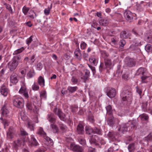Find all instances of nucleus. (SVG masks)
<instances>
[{"instance_id": "nucleus-43", "label": "nucleus", "mask_w": 152, "mask_h": 152, "mask_svg": "<svg viewBox=\"0 0 152 152\" xmlns=\"http://www.w3.org/2000/svg\"><path fill=\"white\" fill-rule=\"evenodd\" d=\"M107 68L103 63H101L99 67V70L100 72H101L104 69Z\"/></svg>"}, {"instance_id": "nucleus-58", "label": "nucleus", "mask_w": 152, "mask_h": 152, "mask_svg": "<svg viewBox=\"0 0 152 152\" xmlns=\"http://www.w3.org/2000/svg\"><path fill=\"white\" fill-rule=\"evenodd\" d=\"M32 88L34 90L37 91L39 89V87L37 84L34 83L32 86Z\"/></svg>"}, {"instance_id": "nucleus-37", "label": "nucleus", "mask_w": 152, "mask_h": 152, "mask_svg": "<svg viewBox=\"0 0 152 152\" xmlns=\"http://www.w3.org/2000/svg\"><path fill=\"white\" fill-rule=\"evenodd\" d=\"M140 117L141 119L143 121H147L149 118L148 115L146 114L143 113L140 115Z\"/></svg>"}, {"instance_id": "nucleus-41", "label": "nucleus", "mask_w": 152, "mask_h": 152, "mask_svg": "<svg viewBox=\"0 0 152 152\" xmlns=\"http://www.w3.org/2000/svg\"><path fill=\"white\" fill-rule=\"evenodd\" d=\"M144 139L147 142L151 141H152V136L151 133H149L148 135L145 137Z\"/></svg>"}, {"instance_id": "nucleus-47", "label": "nucleus", "mask_w": 152, "mask_h": 152, "mask_svg": "<svg viewBox=\"0 0 152 152\" xmlns=\"http://www.w3.org/2000/svg\"><path fill=\"white\" fill-rule=\"evenodd\" d=\"M29 14H31L29 15V16L31 19H34L35 18V17H36V16L35 13L33 10H30L29 12Z\"/></svg>"}, {"instance_id": "nucleus-51", "label": "nucleus", "mask_w": 152, "mask_h": 152, "mask_svg": "<svg viewBox=\"0 0 152 152\" xmlns=\"http://www.w3.org/2000/svg\"><path fill=\"white\" fill-rule=\"evenodd\" d=\"M34 58H25L24 59V60L28 61L29 62L32 63H33L35 60Z\"/></svg>"}, {"instance_id": "nucleus-63", "label": "nucleus", "mask_w": 152, "mask_h": 152, "mask_svg": "<svg viewBox=\"0 0 152 152\" xmlns=\"http://www.w3.org/2000/svg\"><path fill=\"white\" fill-rule=\"evenodd\" d=\"M40 96L42 98L46 99L47 97L46 92L45 91H44L42 94H40Z\"/></svg>"}, {"instance_id": "nucleus-24", "label": "nucleus", "mask_w": 152, "mask_h": 152, "mask_svg": "<svg viewBox=\"0 0 152 152\" xmlns=\"http://www.w3.org/2000/svg\"><path fill=\"white\" fill-rule=\"evenodd\" d=\"M45 139L46 140L45 144L47 145L51 146L53 145V141L50 138L48 137H45Z\"/></svg>"}, {"instance_id": "nucleus-46", "label": "nucleus", "mask_w": 152, "mask_h": 152, "mask_svg": "<svg viewBox=\"0 0 152 152\" xmlns=\"http://www.w3.org/2000/svg\"><path fill=\"white\" fill-rule=\"evenodd\" d=\"M78 141L80 144L84 145L86 144L85 140L83 138H78Z\"/></svg>"}, {"instance_id": "nucleus-18", "label": "nucleus", "mask_w": 152, "mask_h": 152, "mask_svg": "<svg viewBox=\"0 0 152 152\" xmlns=\"http://www.w3.org/2000/svg\"><path fill=\"white\" fill-rule=\"evenodd\" d=\"M14 132L11 127H10L9 131L7 133V137L9 139H11L14 134Z\"/></svg>"}, {"instance_id": "nucleus-54", "label": "nucleus", "mask_w": 152, "mask_h": 152, "mask_svg": "<svg viewBox=\"0 0 152 152\" xmlns=\"http://www.w3.org/2000/svg\"><path fill=\"white\" fill-rule=\"evenodd\" d=\"M88 119L91 123H93L94 121V117L92 114H90L88 117Z\"/></svg>"}, {"instance_id": "nucleus-21", "label": "nucleus", "mask_w": 152, "mask_h": 152, "mask_svg": "<svg viewBox=\"0 0 152 152\" xmlns=\"http://www.w3.org/2000/svg\"><path fill=\"white\" fill-rule=\"evenodd\" d=\"M0 91L1 94L4 96H7V89L5 86H2L1 87Z\"/></svg>"}, {"instance_id": "nucleus-52", "label": "nucleus", "mask_w": 152, "mask_h": 152, "mask_svg": "<svg viewBox=\"0 0 152 152\" xmlns=\"http://www.w3.org/2000/svg\"><path fill=\"white\" fill-rule=\"evenodd\" d=\"M2 123L3 124L4 126V128H5L6 126H8L9 125V122L7 120L4 119L3 120V122Z\"/></svg>"}, {"instance_id": "nucleus-27", "label": "nucleus", "mask_w": 152, "mask_h": 152, "mask_svg": "<svg viewBox=\"0 0 152 152\" xmlns=\"http://www.w3.org/2000/svg\"><path fill=\"white\" fill-rule=\"evenodd\" d=\"M89 61L92 65L96 66L98 63V60L95 58H89Z\"/></svg>"}, {"instance_id": "nucleus-2", "label": "nucleus", "mask_w": 152, "mask_h": 152, "mask_svg": "<svg viewBox=\"0 0 152 152\" xmlns=\"http://www.w3.org/2000/svg\"><path fill=\"white\" fill-rule=\"evenodd\" d=\"M20 61V58H13L12 60L8 63V68L10 72L13 71L17 68Z\"/></svg>"}, {"instance_id": "nucleus-64", "label": "nucleus", "mask_w": 152, "mask_h": 152, "mask_svg": "<svg viewBox=\"0 0 152 152\" xmlns=\"http://www.w3.org/2000/svg\"><path fill=\"white\" fill-rule=\"evenodd\" d=\"M145 41L148 42H152V37L149 36H147L145 38Z\"/></svg>"}, {"instance_id": "nucleus-62", "label": "nucleus", "mask_w": 152, "mask_h": 152, "mask_svg": "<svg viewBox=\"0 0 152 152\" xmlns=\"http://www.w3.org/2000/svg\"><path fill=\"white\" fill-rule=\"evenodd\" d=\"M43 67L42 65L40 63H38L37 65V69L38 70H40Z\"/></svg>"}, {"instance_id": "nucleus-4", "label": "nucleus", "mask_w": 152, "mask_h": 152, "mask_svg": "<svg viewBox=\"0 0 152 152\" xmlns=\"http://www.w3.org/2000/svg\"><path fill=\"white\" fill-rule=\"evenodd\" d=\"M53 112L56 115L58 116L61 120L64 121L66 120V115L60 109L55 108L53 109Z\"/></svg>"}, {"instance_id": "nucleus-23", "label": "nucleus", "mask_w": 152, "mask_h": 152, "mask_svg": "<svg viewBox=\"0 0 152 152\" xmlns=\"http://www.w3.org/2000/svg\"><path fill=\"white\" fill-rule=\"evenodd\" d=\"M50 127L52 131L54 133H57L59 131L57 126L54 124H51Z\"/></svg>"}, {"instance_id": "nucleus-56", "label": "nucleus", "mask_w": 152, "mask_h": 152, "mask_svg": "<svg viewBox=\"0 0 152 152\" xmlns=\"http://www.w3.org/2000/svg\"><path fill=\"white\" fill-rule=\"evenodd\" d=\"M4 4L6 6V8L9 10V12H10L11 13H12V8L10 6V5L7 4L6 3H5Z\"/></svg>"}, {"instance_id": "nucleus-48", "label": "nucleus", "mask_w": 152, "mask_h": 152, "mask_svg": "<svg viewBox=\"0 0 152 152\" xmlns=\"http://www.w3.org/2000/svg\"><path fill=\"white\" fill-rule=\"evenodd\" d=\"M120 37L121 38H126L127 37V35L125 31H122L120 34Z\"/></svg>"}, {"instance_id": "nucleus-45", "label": "nucleus", "mask_w": 152, "mask_h": 152, "mask_svg": "<svg viewBox=\"0 0 152 152\" xmlns=\"http://www.w3.org/2000/svg\"><path fill=\"white\" fill-rule=\"evenodd\" d=\"M148 105V102L143 103L142 105V110L145 112L147 110V108Z\"/></svg>"}, {"instance_id": "nucleus-19", "label": "nucleus", "mask_w": 152, "mask_h": 152, "mask_svg": "<svg viewBox=\"0 0 152 152\" xmlns=\"http://www.w3.org/2000/svg\"><path fill=\"white\" fill-rule=\"evenodd\" d=\"M146 73L145 69L144 68L140 67L137 71L136 75H142L144 74H146Z\"/></svg>"}, {"instance_id": "nucleus-61", "label": "nucleus", "mask_w": 152, "mask_h": 152, "mask_svg": "<svg viewBox=\"0 0 152 152\" xmlns=\"http://www.w3.org/2000/svg\"><path fill=\"white\" fill-rule=\"evenodd\" d=\"M87 44L84 42H82L80 44V48L82 49H84L86 47Z\"/></svg>"}, {"instance_id": "nucleus-49", "label": "nucleus", "mask_w": 152, "mask_h": 152, "mask_svg": "<svg viewBox=\"0 0 152 152\" xmlns=\"http://www.w3.org/2000/svg\"><path fill=\"white\" fill-rule=\"evenodd\" d=\"M34 75V73L33 70H30L27 73V76L29 78L32 77Z\"/></svg>"}, {"instance_id": "nucleus-29", "label": "nucleus", "mask_w": 152, "mask_h": 152, "mask_svg": "<svg viewBox=\"0 0 152 152\" xmlns=\"http://www.w3.org/2000/svg\"><path fill=\"white\" fill-rule=\"evenodd\" d=\"M107 114L111 115L113 113V109L110 105H108L106 107Z\"/></svg>"}, {"instance_id": "nucleus-15", "label": "nucleus", "mask_w": 152, "mask_h": 152, "mask_svg": "<svg viewBox=\"0 0 152 152\" xmlns=\"http://www.w3.org/2000/svg\"><path fill=\"white\" fill-rule=\"evenodd\" d=\"M19 92L20 94H23L25 97L27 98L28 97V94L25 85L23 84L19 91Z\"/></svg>"}, {"instance_id": "nucleus-44", "label": "nucleus", "mask_w": 152, "mask_h": 152, "mask_svg": "<svg viewBox=\"0 0 152 152\" xmlns=\"http://www.w3.org/2000/svg\"><path fill=\"white\" fill-rule=\"evenodd\" d=\"M25 49V48L22 47L21 48L15 51L14 53H13L14 55H17L18 53H19L23 51Z\"/></svg>"}, {"instance_id": "nucleus-22", "label": "nucleus", "mask_w": 152, "mask_h": 152, "mask_svg": "<svg viewBox=\"0 0 152 152\" xmlns=\"http://www.w3.org/2000/svg\"><path fill=\"white\" fill-rule=\"evenodd\" d=\"M38 82L39 85L42 87L45 86V80L44 78L42 76H40L38 77Z\"/></svg>"}, {"instance_id": "nucleus-34", "label": "nucleus", "mask_w": 152, "mask_h": 152, "mask_svg": "<svg viewBox=\"0 0 152 152\" xmlns=\"http://www.w3.org/2000/svg\"><path fill=\"white\" fill-rule=\"evenodd\" d=\"M149 77V76H148L146 75V73L142 75L141 76V82L142 83H145L147 82L146 81L147 79Z\"/></svg>"}, {"instance_id": "nucleus-25", "label": "nucleus", "mask_w": 152, "mask_h": 152, "mask_svg": "<svg viewBox=\"0 0 152 152\" xmlns=\"http://www.w3.org/2000/svg\"><path fill=\"white\" fill-rule=\"evenodd\" d=\"M85 131L86 133L88 134H93V128H92L90 126H86L85 127Z\"/></svg>"}, {"instance_id": "nucleus-35", "label": "nucleus", "mask_w": 152, "mask_h": 152, "mask_svg": "<svg viewBox=\"0 0 152 152\" xmlns=\"http://www.w3.org/2000/svg\"><path fill=\"white\" fill-rule=\"evenodd\" d=\"M93 134H97L100 135L102 134V131L101 129L96 127L93 128Z\"/></svg>"}, {"instance_id": "nucleus-8", "label": "nucleus", "mask_w": 152, "mask_h": 152, "mask_svg": "<svg viewBox=\"0 0 152 152\" xmlns=\"http://www.w3.org/2000/svg\"><path fill=\"white\" fill-rule=\"evenodd\" d=\"M125 61L127 65L130 67L134 66L136 64V61L133 58H126Z\"/></svg>"}, {"instance_id": "nucleus-5", "label": "nucleus", "mask_w": 152, "mask_h": 152, "mask_svg": "<svg viewBox=\"0 0 152 152\" xmlns=\"http://www.w3.org/2000/svg\"><path fill=\"white\" fill-rule=\"evenodd\" d=\"M69 148L74 152H83V151L82 147L76 144L75 143L70 144Z\"/></svg>"}, {"instance_id": "nucleus-12", "label": "nucleus", "mask_w": 152, "mask_h": 152, "mask_svg": "<svg viewBox=\"0 0 152 152\" xmlns=\"http://www.w3.org/2000/svg\"><path fill=\"white\" fill-rule=\"evenodd\" d=\"M128 128H129V126L127 123H123L120 126L119 128L118 129V130L119 131L120 133L123 134L124 132L127 131Z\"/></svg>"}, {"instance_id": "nucleus-7", "label": "nucleus", "mask_w": 152, "mask_h": 152, "mask_svg": "<svg viewBox=\"0 0 152 152\" xmlns=\"http://www.w3.org/2000/svg\"><path fill=\"white\" fill-rule=\"evenodd\" d=\"M129 130H135L138 124L137 121L136 120H133L127 122Z\"/></svg>"}, {"instance_id": "nucleus-9", "label": "nucleus", "mask_w": 152, "mask_h": 152, "mask_svg": "<svg viewBox=\"0 0 152 152\" xmlns=\"http://www.w3.org/2000/svg\"><path fill=\"white\" fill-rule=\"evenodd\" d=\"M26 106L27 108L30 110H33V111L35 113H37L38 111V108L36 106L33 104L32 103L30 102H28Z\"/></svg>"}, {"instance_id": "nucleus-38", "label": "nucleus", "mask_w": 152, "mask_h": 152, "mask_svg": "<svg viewBox=\"0 0 152 152\" xmlns=\"http://www.w3.org/2000/svg\"><path fill=\"white\" fill-rule=\"evenodd\" d=\"M31 142L32 144L34 145L37 146L38 145V142L32 135L31 136Z\"/></svg>"}, {"instance_id": "nucleus-57", "label": "nucleus", "mask_w": 152, "mask_h": 152, "mask_svg": "<svg viewBox=\"0 0 152 152\" xmlns=\"http://www.w3.org/2000/svg\"><path fill=\"white\" fill-rule=\"evenodd\" d=\"M22 10L23 13L25 15H26L27 14L29 10V8L28 7L24 6L23 7Z\"/></svg>"}, {"instance_id": "nucleus-60", "label": "nucleus", "mask_w": 152, "mask_h": 152, "mask_svg": "<svg viewBox=\"0 0 152 152\" xmlns=\"http://www.w3.org/2000/svg\"><path fill=\"white\" fill-rule=\"evenodd\" d=\"M89 77L88 76L84 75L83 77H81V78L84 82L86 83L88 80Z\"/></svg>"}, {"instance_id": "nucleus-59", "label": "nucleus", "mask_w": 152, "mask_h": 152, "mask_svg": "<svg viewBox=\"0 0 152 152\" xmlns=\"http://www.w3.org/2000/svg\"><path fill=\"white\" fill-rule=\"evenodd\" d=\"M21 134L22 136H26L28 134V133L26 131L23 129L21 128L20 129Z\"/></svg>"}, {"instance_id": "nucleus-1", "label": "nucleus", "mask_w": 152, "mask_h": 152, "mask_svg": "<svg viewBox=\"0 0 152 152\" xmlns=\"http://www.w3.org/2000/svg\"><path fill=\"white\" fill-rule=\"evenodd\" d=\"M121 96L123 101L130 102L132 100V93L125 88L123 89Z\"/></svg>"}, {"instance_id": "nucleus-40", "label": "nucleus", "mask_w": 152, "mask_h": 152, "mask_svg": "<svg viewBox=\"0 0 152 152\" xmlns=\"http://www.w3.org/2000/svg\"><path fill=\"white\" fill-rule=\"evenodd\" d=\"M145 49L148 52H152V45L150 44H147L145 46Z\"/></svg>"}, {"instance_id": "nucleus-11", "label": "nucleus", "mask_w": 152, "mask_h": 152, "mask_svg": "<svg viewBox=\"0 0 152 152\" xmlns=\"http://www.w3.org/2000/svg\"><path fill=\"white\" fill-rule=\"evenodd\" d=\"M10 82L13 84L17 83L18 81V76L17 74L13 72L10 77Z\"/></svg>"}, {"instance_id": "nucleus-10", "label": "nucleus", "mask_w": 152, "mask_h": 152, "mask_svg": "<svg viewBox=\"0 0 152 152\" xmlns=\"http://www.w3.org/2000/svg\"><path fill=\"white\" fill-rule=\"evenodd\" d=\"M106 92L107 96L110 98L114 97L116 94V90L114 88H109Z\"/></svg>"}, {"instance_id": "nucleus-36", "label": "nucleus", "mask_w": 152, "mask_h": 152, "mask_svg": "<svg viewBox=\"0 0 152 152\" xmlns=\"http://www.w3.org/2000/svg\"><path fill=\"white\" fill-rule=\"evenodd\" d=\"M115 134L113 132H109L107 134V136L110 140H113L115 137Z\"/></svg>"}, {"instance_id": "nucleus-50", "label": "nucleus", "mask_w": 152, "mask_h": 152, "mask_svg": "<svg viewBox=\"0 0 152 152\" xmlns=\"http://www.w3.org/2000/svg\"><path fill=\"white\" fill-rule=\"evenodd\" d=\"M37 133L40 135H44L45 134V133L42 127H40Z\"/></svg>"}, {"instance_id": "nucleus-14", "label": "nucleus", "mask_w": 152, "mask_h": 152, "mask_svg": "<svg viewBox=\"0 0 152 152\" xmlns=\"http://www.w3.org/2000/svg\"><path fill=\"white\" fill-rule=\"evenodd\" d=\"M47 119L51 124H54L56 121V117L52 113H50L48 114Z\"/></svg>"}, {"instance_id": "nucleus-28", "label": "nucleus", "mask_w": 152, "mask_h": 152, "mask_svg": "<svg viewBox=\"0 0 152 152\" xmlns=\"http://www.w3.org/2000/svg\"><path fill=\"white\" fill-rule=\"evenodd\" d=\"M105 65L106 68H109L111 65V61L110 59L107 58H106L104 59Z\"/></svg>"}, {"instance_id": "nucleus-17", "label": "nucleus", "mask_w": 152, "mask_h": 152, "mask_svg": "<svg viewBox=\"0 0 152 152\" xmlns=\"http://www.w3.org/2000/svg\"><path fill=\"white\" fill-rule=\"evenodd\" d=\"M124 15L125 18L127 20H131L133 18L131 12L129 10L126 11L124 12Z\"/></svg>"}, {"instance_id": "nucleus-55", "label": "nucleus", "mask_w": 152, "mask_h": 152, "mask_svg": "<svg viewBox=\"0 0 152 152\" xmlns=\"http://www.w3.org/2000/svg\"><path fill=\"white\" fill-rule=\"evenodd\" d=\"M74 54L76 57H80V53L79 49H77L74 52Z\"/></svg>"}, {"instance_id": "nucleus-32", "label": "nucleus", "mask_w": 152, "mask_h": 152, "mask_svg": "<svg viewBox=\"0 0 152 152\" xmlns=\"http://www.w3.org/2000/svg\"><path fill=\"white\" fill-rule=\"evenodd\" d=\"M78 89V88L77 86L71 87L68 86L67 89L69 92L73 93L75 92Z\"/></svg>"}, {"instance_id": "nucleus-3", "label": "nucleus", "mask_w": 152, "mask_h": 152, "mask_svg": "<svg viewBox=\"0 0 152 152\" xmlns=\"http://www.w3.org/2000/svg\"><path fill=\"white\" fill-rule=\"evenodd\" d=\"M13 105L18 108H22L24 105L23 100L22 98H16L13 101Z\"/></svg>"}, {"instance_id": "nucleus-13", "label": "nucleus", "mask_w": 152, "mask_h": 152, "mask_svg": "<svg viewBox=\"0 0 152 152\" xmlns=\"http://www.w3.org/2000/svg\"><path fill=\"white\" fill-rule=\"evenodd\" d=\"M138 145L137 142H132L129 144L128 146V149L129 152H134L137 149Z\"/></svg>"}, {"instance_id": "nucleus-16", "label": "nucleus", "mask_w": 152, "mask_h": 152, "mask_svg": "<svg viewBox=\"0 0 152 152\" xmlns=\"http://www.w3.org/2000/svg\"><path fill=\"white\" fill-rule=\"evenodd\" d=\"M1 112L2 115L4 117H7L9 116V112L7 108L6 104H4L1 109Z\"/></svg>"}, {"instance_id": "nucleus-31", "label": "nucleus", "mask_w": 152, "mask_h": 152, "mask_svg": "<svg viewBox=\"0 0 152 152\" xmlns=\"http://www.w3.org/2000/svg\"><path fill=\"white\" fill-rule=\"evenodd\" d=\"M52 4H51L50 7H48V8L45 9L44 10V14L46 15H48L50 11V10L52 9Z\"/></svg>"}, {"instance_id": "nucleus-33", "label": "nucleus", "mask_w": 152, "mask_h": 152, "mask_svg": "<svg viewBox=\"0 0 152 152\" xmlns=\"http://www.w3.org/2000/svg\"><path fill=\"white\" fill-rule=\"evenodd\" d=\"M34 124L32 121H28L27 126L28 128H29L31 130H34Z\"/></svg>"}, {"instance_id": "nucleus-26", "label": "nucleus", "mask_w": 152, "mask_h": 152, "mask_svg": "<svg viewBox=\"0 0 152 152\" xmlns=\"http://www.w3.org/2000/svg\"><path fill=\"white\" fill-rule=\"evenodd\" d=\"M58 123L59 127L61 130L62 131L65 132L66 131L67 129V127L65 124H62L61 122H58Z\"/></svg>"}, {"instance_id": "nucleus-6", "label": "nucleus", "mask_w": 152, "mask_h": 152, "mask_svg": "<svg viewBox=\"0 0 152 152\" xmlns=\"http://www.w3.org/2000/svg\"><path fill=\"white\" fill-rule=\"evenodd\" d=\"M119 122L118 119L116 118H114L112 116L109 117L107 120V124L110 126H113L115 124H118Z\"/></svg>"}, {"instance_id": "nucleus-39", "label": "nucleus", "mask_w": 152, "mask_h": 152, "mask_svg": "<svg viewBox=\"0 0 152 152\" xmlns=\"http://www.w3.org/2000/svg\"><path fill=\"white\" fill-rule=\"evenodd\" d=\"M108 21L107 20L103 19H101L99 21V24L103 26H106L108 23Z\"/></svg>"}, {"instance_id": "nucleus-20", "label": "nucleus", "mask_w": 152, "mask_h": 152, "mask_svg": "<svg viewBox=\"0 0 152 152\" xmlns=\"http://www.w3.org/2000/svg\"><path fill=\"white\" fill-rule=\"evenodd\" d=\"M77 132L79 134H82L84 133V127L81 124L78 125L77 128Z\"/></svg>"}, {"instance_id": "nucleus-53", "label": "nucleus", "mask_w": 152, "mask_h": 152, "mask_svg": "<svg viewBox=\"0 0 152 152\" xmlns=\"http://www.w3.org/2000/svg\"><path fill=\"white\" fill-rule=\"evenodd\" d=\"M122 78L123 79L126 80H127L129 79V74H123L122 76Z\"/></svg>"}, {"instance_id": "nucleus-30", "label": "nucleus", "mask_w": 152, "mask_h": 152, "mask_svg": "<svg viewBox=\"0 0 152 152\" xmlns=\"http://www.w3.org/2000/svg\"><path fill=\"white\" fill-rule=\"evenodd\" d=\"M97 137L96 135H92L91 136L89 140L90 143L91 144H94L95 145L96 143V140L95 139L96 137Z\"/></svg>"}, {"instance_id": "nucleus-42", "label": "nucleus", "mask_w": 152, "mask_h": 152, "mask_svg": "<svg viewBox=\"0 0 152 152\" xmlns=\"http://www.w3.org/2000/svg\"><path fill=\"white\" fill-rule=\"evenodd\" d=\"M22 142V140H21L18 139L17 141L15 142V144L14 145L15 147V148H17L18 146H20Z\"/></svg>"}]
</instances>
